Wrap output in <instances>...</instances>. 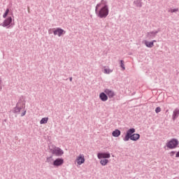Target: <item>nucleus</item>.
<instances>
[{
  "mask_svg": "<svg viewBox=\"0 0 179 179\" xmlns=\"http://www.w3.org/2000/svg\"><path fill=\"white\" fill-rule=\"evenodd\" d=\"M99 99L105 102L108 100V97L107 96V94H106V92H101V94H99Z\"/></svg>",
  "mask_w": 179,
  "mask_h": 179,
  "instance_id": "obj_13",
  "label": "nucleus"
},
{
  "mask_svg": "<svg viewBox=\"0 0 179 179\" xmlns=\"http://www.w3.org/2000/svg\"><path fill=\"white\" fill-rule=\"evenodd\" d=\"M110 73V70L108 69H104V73L109 74Z\"/></svg>",
  "mask_w": 179,
  "mask_h": 179,
  "instance_id": "obj_23",
  "label": "nucleus"
},
{
  "mask_svg": "<svg viewBox=\"0 0 179 179\" xmlns=\"http://www.w3.org/2000/svg\"><path fill=\"white\" fill-rule=\"evenodd\" d=\"M120 67L122 68V71H125V64L124 60L120 61Z\"/></svg>",
  "mask_w": 179,
  "mask_h": 179,
  "instance_id": "obj_20",
  "label": "nucleus"
},
{
  "mask_svg": "<svg viewBox=\"0 0 179 179\" xmlns=\"http://www.w3.org/2000/svg\"><path fill=\"white\" fill-rule=\"evenodd\" d=\"M144 44L145 45L146 47L150 48L155 46V45H153V42H151V41L149 42L148 41H145Z\"/></svg>",
  "mask_w": 179,
  "mask_h": 179,
  "instance_id": "obj_18",
  "label": "nucleus"
},
{
  "mask_svg": "<svg viewBox=\"0 0 179 179\" xmlns=\"http://www.w3.org/2000/svg\"><path fill=\"white\" fill-rule=\"evenodd\" d=\"M178 117H179V108H176V109H174L173 111V115H172L173 121L176 120V119L178 118Z\"/></svg>",
  "mask_w": 179,
  "mask_h": 179,
  "instance_id": "obj_11",
  "label": "nucleus"
},
{
  "mask_svg": "<svg viewBox=\"0 0 179 179\" xmlns=\"http://www.w3.org/2000/svg\"><path fill=\"white\" fill-rule=\"evenodd\" d=\"M178 9H173V12H177Z\"/></svg>",
  "mask_w": 179,
  "mask_h": 179,
  "instance_id": "obj_31",
  "label": "nucleus"
},
{
  "mask_svg": "<svg viewBox=\"0 0 179 179\" xmlns=\"http://www.w3.org/2000/svg\"><path fill=\"white\" fill-rule=\"evenodd\" d=\"M136 131V130L134 127L129 129L123 138V141L124 142H128L129 140L132 141H138L141 138V134L135 133Z\"/></svg>",
  "mask_w": 179,
  "mask_h": 179,
  "instance_id": "obj_2",
  "label": "nucleus"
},
{
  "mask_svg": "<svg viewBox=\"0 0 179 179\" xmlns=\"http://www.w3.org/2000/svg\"><path fill=\"white\" fill-rule=\"evenodd\" d=\"M179 145V141L177 138H173L168 141L166 143V147L169 150H174Z\"/></svg>",
  "mask_w": 179,
  "mask_h": 179,
  "instance_id": "obj_3",
  "label": "nucleus"
},
{
  "mask_svg": "<svg viewBox=\"0 0 179 179\" xmlns=\"http://www.w3.org/2000/svg\"><path fill=\"white\" fill-rule=\"evenodd\" d=\"M53 33L56 36V35H58V36H62L63 34H66V31L62 29V28L60 27H58L56 29H55V30L53 31Z\"/></svg>",
  "mask_w": 179,
  "mask_h": 179,
  "instance_id": "obj_9",
  "label": "nucleus"
},
{
  "mask_svg": "<svg viewBox=\"0 0 179 179\" xmlns=\"http://www.w3.org/2000/svg\"><path fill=\"white\" fill-rule=\"evenodd\" d=\"M1 84H2V80H1V78H0V91L2 90Z\"/></svg>",
  "mask_w": 179,
  "mask_h": 179,
  "instance_id": "obj_27",
  "label": "nucleus"
},
{
  "mask_svg": "<svg viewBox=\"0 0 179 179\" xmlns=\"http://www.w3.org/2000/svg\"><path fill=\"white\" fill-rule=\"evenodd\" d=\"M63 164H64L63 158H57L52 163L53 166L56 168L62 166L63 165Z\"/></svg>",
  "mask_w": 179,
  "mask_h": 179,
  "instance_id": "obj_8",
  "label": "nucleus"
},
{
  "mask_svg": "<svg viewBox=\"0 0 179 179\" xmlns=\"http://www.w3.org/2000/svg\"><path fill=\"white\" fill-rule=\"evenodd\" d=\"M178 148H179V145H178Z\"/></svg>",
  "mask_w": 179,
  "mask_h": 179,
  "instance_id": "obj_34",
  "label": "nucleus"
},
{
  "mask_svg": "<svg viewBox=\"0 0 179 179\" xmlns=\"http://www.w3.org/2000/svg\"><path fill=\"white\" fill-rule=\"evenodd\" d=\"M9 12H10L9 8H6V10L5 13H7V14L8 15Z\"/></svg>",
  "mask_w": 179,
  "mask_h": 179,
  "instance_id": "obj_29",
  "label": "nucleus"
},
{
  "mask_svg": "<svg viewBox=\"0 0 179 179\" xmlns=\"http://www.w3.org/2000/svg\"><path fill=\"white\" fill-rule=\"evenodd\" d=\"M176 158H179V151H178L176 154Z\"/></svg>",
  "mask_w": 179,
  "mask_h": 179,
  "instance_id": "obj_28",
  "label": "nucleus"
},
{
  "mask_svg": "<svg viewBox=\"0 0 179 179\" xmlns=\"http://www.w3.org/2000/svg\"><path fill=\"white\" fill-rule=\"evenodd\" d=\"M112 135L115 138L120 137L121 136V130L116 129L114 131H113Z\"/></svg>",
  "mask_w": 179,
  "mask_h": 179,
  "instance_id": "obj_14",
  "label": "nucleus"
},
{
  "mask_svg": "<svg viewBox=\"0 0 179 179\" xmlns=\"http://www.w3.org/2000/svg\"><path fill=\"white\" fill-rule=\"evenodd\" d=\"M161 111H162V109H161L160 106H157V107L155 108V113H159Z\"/></svg>",
  "mask_w": 179,
  "mask_h": 179,
  "instance_id": "obj_22",
  "label": "nucleus"
},
{
  "mask_svg": "<svg viewBox=\"0 0 179 179\" xmlns=\"http://www.w3.org/2000/svg\"><path fill=\"white\" fill-rule=\"evenodd\" d=\"M97 157L99 159H109L110 158V154L108 152H99L97 154Z\"/></svg>",
  "mask_w": 179,
  "mask_h": 179,
  "instance_id": "obj_7",
  "label": "nucleus"
},
{
  "mask_svg": "<svg viewBox=\"0 0 179 179\" xmlns=\"http://www.w3.org/2000/svg\"><path fill=\"white\" fill-rule=\"evenodd\" d=\"M26 113H27V110H24L23 112H22L21 117H24L26 115Z\"/></svg>",
  "mask_w": 179,
  "mask_h": 179,
  "instance_id": "obj_25",
  "label": "nucleus"
},
{
  "mask_svg": "<svg viewBox=\"0 0 179 179\" xmlns=\"http://www.w3.org/2000/svg\"><path fill=\"white\" fill-rule=\"evenodd\" d=\"M176 151H171V152H170V156H171V157H173V156L176 155Z\"/></svg>",
  "mask_w": 179,
  "mask_h": 179,
  "instance_id": "obj_24",
  "label": "nucleus"
},
{
  "mask_svg": "<svg viewBox=\"0 0 179 179\" xmlns=\"http://www.w3.org/2000/svg\"><path fill=\"white\" fill-rule=\"evenodd\" d=\"M24 106H25V103H21L20 105V102H17L16 106L13 108V113L14 114H20L21 110L24 108Z\"/></svg>",
  "mask_w": 179,
  "mask_h": 179,
  "instance_id": "obj_5",
  "label": "nucleus"
},
{
  "mask_svg": "<svg viewBox=\"0 0 179 179\" xmlns=\"http://www.w3.org/2000/svg\"><path fill=\"white\" fill-rule=\"evenodd\" d=\"M50 150L51 153L55 155L56 157H62L64 155V150L55 145L53 146V149L50 148Z\"/></svg>",
  "mask_w": 179,
  "mask_h": 179,
  "instance_id": "obj_4",
  "label": "nucleus"
},
{
  "mask_svg": "<svg viewBox=\"0 0 179 179\" xmlns=\"http://www.w3.org/2000/svg\"><path fill=\"white\" fill-rule=\"evenodd\" d=\"M134 3L137 8H142L143 5V0H135Z\"/></svg>",
  "mask_w": 179,
  "mask_h": 179,
  "instance_id": "obj_16",
  "label": "nucleus"
},
{
  "mask_svg": "<svg viewBox=\"0 0 179 179\" xmlns=\"http://www.w3.org/2000/svg\"><path fill=\"white\" fill-rule=\"evenodd\" d=\"M85 159L84 155H80L78 156V157L77 158L76 162H77L78 165L80 166L85 163Z\"/></svg>",
  "mask_w": 179,
  "mask_h": 179,
  "instance_id": "obj_12",
  "label": "nucleus"
},
{
  "mask_svg": "<svg viewBox=\"0 0 179 179\" xmlns=\"http://www.w3.org/2000/svg\"><path fill=\"white\" fill-rule=\"evenodd\" d=\"M13 22L12 17H8L6 19L3 20L2 23L0 24V26H2L3 27L9 28L10 27V24Z\"/></svg>",
  "mask_w": 179,
  "mask_h": 179,
  "instance_id": "obj_6",
  "label": "nucleus"
},
{
  "mask_svg": "<svg viewBox=\"0 0 179 179\" xmlns=\"http://www.w3.org/2000/svg\"><path fill=\"white\" fill-rule=\"evenodd\" d=\"M104 92L107 94L109 99H113L115 96V92L109 89L104 90Z\"/></svg>",
  "mask_w": 179,
  "mask_h": 179,
  "instance_id": "obj_10",
  "label": "nucleus"
},
{
  "mask_svg": "<svg viewBox=\"0 0 179 179\" xmlns=\"http://www.w3.org/2000/svg\"><path fill=\"white\" fill-rule=\"evenodd\" d=\"M151 42H153V45H155V43L157 42V41H156V40H154V41H151Z\"/></svg>",
  "mask_w": 179,
  "mask_h": 179,
  "instance_id": "obj_32",
  "label": "nucleus"
},
{
  "mask_svg": "<svg viewBox=\"0 0 179 179\" xmlns=\"http://www.w3.org/2000/svg\"><path fill=\"white\" fill-rule=\"evenodd\" d=\"M48 120H49L48 117H42V119H41V122H39V123L41 124H45L48 123Z\"/></svg>",
  "mask_w": 179,
  "mask_h": 179,
  "instance_id": "obj_17",
  "label": "nucleus"
},
{
  "mask_svg": "<svg viewBox=\"0 0 179 179\" xmlns=\"http://www.w3.org/2000/svg\"><path fill=\"white\" fill-rule=\"evenodd\" d=\"M107 1L101 0L95 7V13L97 17L106 18L109 15V8Z\"/></svg>",
  "mask_w": 179,
  "mask_h": 179,
  "instance_id": "obj_1",
  "label": "nucleus"
},
{
  "mask_svg": "<svg viewBox=\"0 0 179 179\" xmlns=\"http://www.w3.org/2000/svg\"><path fill=\"white\" fill-rule=\"evenodd\" d=\"M108 163V159H103L101 158V161H100V164L101 166H105L107 165V164Z\"/></svg>",
  "mask_w": 179,
  "mask_h": 179,
  "instance_id": "obj_19",
  "label": "nucleus"
},
{
  "mask_svg": "<svg viewBox=\"0 0 179 179\" xmlns=\"http://www.w3.org/2000/svg\"><path fill=\"white\" fill-rule=\"evenodd\" d=\"M157 35V32L155 31H150L147 33V37L149 38H155Z\"/></svg>",
  "mask_w": 179,
  "mask_h": 179,
  "instance_id": "obj_15",
  "label": "nucleus"
},
{
  "mask_svg": "<svg viewBox=\"0 0 179 179\" xmlns=\"http://www.w3.org/2000/svg\"><path fill=\"white\" fill-rule=\"evenodd\" d=\"M159 31H161V29H157V31H155V32H157V34H158Z\"/></svg>",
  "mask_w": 179,
  "mask_h": 179,
  "instance_id": "obj_30",
  "label": "nucleus"
},
{
  "mask_svg": "<svg viewBox=\"0 0 179 179\" xmlns=\"http://www.w3.org/2000/svg\"><path fill=\"white\" fill-rule=\"evenodd\" d=\"M69 80H70L71 82H72V80H73L72 77H71V78H69Z\"/></svg>",
  "mask_w": 179,
  "mask_h": 179,
  "instance_id": "obj_33",
  "label": "nucleus"
},
{
  "mask_svg": "<svg viewBox=\"0 0 179 179\" xmlns=\"http://www.w3.org/2000/svg\"><path fill=\"white\" fill-rule=\"evenodd\" d=\"M8 14H7V13H4L3 14V18H6L7 16H8Z\"/></svg>",
  "mask_w": 179,
  "mask_h": 179,
  "instance_id": "obj_26",
  "label": "nucleus"
},
{
  "mask_svg": "<svg viewBox=\"0 0 179 179\" xmlns=\"http://www.w3.org/2000/svg\"><path fill=\"white\" fill-rule=\"evenodd\" d=\"M52 156H50L49 157L47 158V162L52 164V162L53 161V159H52Z\"/></svg>",
  "mask_w": 179,
  "mask_h": 179,
  "instance_id": "obj_21",
  "label": "nucleus"
}]
</instances>
